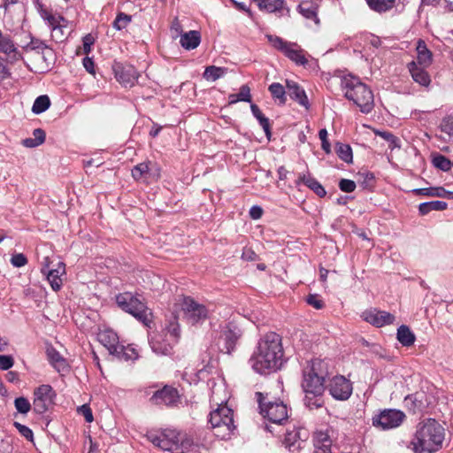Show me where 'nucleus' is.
Segmentation results:
<instances>
[{
    "mask_svg": "<svg viewBox=\"0 0 453 453\" xmlns=\"http://www.w3.org/2000/svg\"><path fill=\"white\" fill-rule=\"evenodd\" d=\"M252 369L259 374H267L280 369L283 363L281 337L269 332L263 335L249 360Z\"/></svg>",
    "mask_w": 453,
    "mask_h": 453,
    "instance_id": "obj_1",
    "label": "nucleus"
},
{
    "mask_svg": "<svg viewBox=\"0 0 453 453\" xmlns=\"http://www.w3.org/2000/svg\"><path fill=\"white\" fill-rule=\"evenodd\" d=\"M445 431L434 418H425L416 426L411 441L415 453H434L442 447Z\"/></svg>",
    "mask_w": 453,
    "mask_h": 453,
    "instance_id": "obj_2",
    "label": "nucleus"
},
{
    "mask_svg": "<svg viewBox=\"0 0 453 453\" xmlns=\"http://www.w3.org/2000/svg\"><path fill=\"white\" fill-rule=\"evenodd\" d=\"M344 96L359 107L363 113H369L373 109L374 97L370 88L363 83L359 78L347 75L341 82Z\"/></svg>",
    "mask_w": 453,
    "mask_h": 453,
    "instance_id": "obj_3",
    "label": "nucleus"
},
{
    "mask_svg": "<svg viewBox=\"0 0 453 453\" xmlns=\"http://www.w3.org/2000/svg\"><path fill=\"white\" fill-rule=\"evenodd\" d=\"M328 375V364L325 360L313 359L307 362L303 370L302 387L304 391L323 394Z\"/></svg>",
    "mask_w": 453,
    "mask_h": 453,
    "instance_id": "obj_4",
    "label": "nucleus"
},
{
    "mask_svg": "<svg viewBox=\"0 0 453 453\" xmlns=\"http://www.w3.org/2000/svg\"><path fill=\"white\" fill-rule=\"evenodd\" d=\"M150 440L155 446L172 453H184L193 444L190 437L176 430H165L159 436H150Z\"/></svg>",
    "mask_w": 453,
    "mask_h": 453,
    "instance_id": "obj_5",
    "label": "nucleus"
},
{
    "mask_svg": "<svg viewBox=\"0 0 453 453\" xmlns=\"http://www.w3.org/2000/svg\"><path fill=\"white\" fill-rule=\"evenodd\" d=\"M209 423L215 436L221 440L230 438L235 429L233 410L226 404H219L217 409L211 411Z\"/></svg>",
    "mask_w": 453,
    "mask_h": 453,
    "instance_id": "obj_6",
    "label": "nucleus"
},
{
    "mask_svg": "<svg viewBox=\"0 0 453 453\" xmlns=\"http://www.w3.org/2000/svg\"><path fill=\"white\" fill-rule=\"evenodd\" d=\"M116 303L124 311L133 315L145 326H149L151 322V311L144 303L140 301L136 296H134L131 293L126 292L118 295L116 296Z\"/></svg>",
    "mask_w": 453,
    "mask_h": 453,
    "instance_id": "obj_7",
    "label": "nucleus"
},
{
    "mask_svg": "<svg viewBox=\"0 0 453 453\" xmlns=\"http://www.w3.org/2000/svg\"><path fill=\"white\" fill-rule=\"evenodd\" d=\"M266 38L273 48L297 65L304 66L308 64L306 52L297 43L285 41L281 37L273 35H266Z\"/></svg>",
    "mask_w": 453,
    "mask_h": 453,
    "instance_id": "obj_8",
    "label": "nucleus"
},
{
    "mask_svg": "<svg viewBox=\"0 0 453 453\" xmlns=\"http://www.w3.org/2000/svg\"><path fill=\"white\" fill-rule=\"evenodd\" d=\"M259 404L260 413L269 421L275 424H283L288 418L287 405L280 400L264 402V395L258 392L256 394Z\"/></svg>",
    "mask_w": 453,
    "mask_h": 453,
    "instance_id": "obj_9",
    "label": "nucleus"
},
{
    "mask_svg": "<svg viewBox=\"0 0 453 453\" xmlns=\"http://www.w3.org/2000/svg\"><path fill=\"white\" fill-rule=\"evenodd\" d=\"M405 414L395 409H386L372 418L374 426L383 430L399 426L404 420Z\"/></svg>",
    "mask_w": 453,
    "mask_h": 453,
    "instance_id": "obj_10",
    "label": "nucleus"
},
{
    "mask_svg": "<svg viewBox=\"0 0 453 453\" xmlns=\"http://www.w3.org/2000/svg\"><path fill=\"white\" fill-rule=\"evenodd\" d=\"M181 309L185 319L191 325L202 322L208 317L207 308L204 305L196 303L191 297H184Z\"/></svg>",
    "mask_w": 453,
    "mask_h": 453,
    "instance_id": "obj_11",
    "label": "nucleus"
},
{
    "mask_svg": "<svg viewBox=\"0 0 453 453\" xmlns=\"http://www.w3.org/2000/svg\"><path fill=\"white\" fill-rule=\"evenodd\" d=\"M55 396L50 385L42 384L34 390L33 409L38 414H43L51 405Z\"/></svg>",
    "mask_w": 453,
    "mask_h": 453,
    "instance_id": "obj_12",
    "label": "nucleus"
},
{
    "mask_svg": "<svg viewBox=\"0 0 453 453\" xmlns=\"http://www.w3.org/2000/svg\"><path fill=\"white\" fill-rule=\"evenodd\" d=\"M330 395L336 400H347L352 394V384L344 376L337 375L329 380Z\"/></svg>",
    "mask_w": 453,
    "mask_h": 453,
    "instance_id": "obj_13",
    "label": "nucleus"
},
{
    "mask_svg": "<svg viewBox=\"0 0 453 453\" xmlns=\"http://www.w3.org/2000/svg\"><path fill=\"white\" fill-rule=\"evenodd\" d=\"M242 335V330L234 322L227 323L222 329L220 341L223 342V349L226 353L230 354L235 348L237 342Z\"/></svg>",
    "mask_w": 453,
    "mask_h": 453,
    "instance_id": "obj_14",
    "label": "nucleus"
},
{
    "mask_svg": "<svg viewBox=\"0 0 453 453\" xmlns=\"http://www.w3.org/2000/svg\"><path fill=\"white\" fill-rule=\"evenodd\" d=\"M309 438V432L303 427H295L293 430H288L285 435L284 444L291 452L299 451L303 444Z\"/></svg>",
    "mask_w": 453,
    "mask_h": 453,
    "instance_id": "obj_15",
    "label": "nucleus"
},
{
    "mask_svg": "<svg viewBox=\"0 0 453 453\" xmlns=\"http://www.w3.org/2000/svg\"><path fill=\"white\" fill-rule=\"evenodd\" d=\"M115 77L123 86L133 87L139 77L136 69L131 65L115 64L113 66Z\"/></svg>",
    "mask_w": 453,
    "mask_h": 453,
    "instance_id": "obj_16",
    "label": "nucleus"
},
{
    "mask_svg": "<svg viewBox=\"0 0 453 453\" xmlns=\"http://www.w3.org/2000/svg\"><path fill=\"white\" fill-rule=\"evenodd\" d=\"M179 399L178 391L172 388L165 386L162 389L157 390L150 398V402L155 405H174Z\"/></svg>",
    "mask_w": 453,
    "mask_h": 453,
    "instance_id": "obj_17",
    "label": "nucleus"
},
{
    "mask_svg": "<svg viewBox=\"0 0 453 453\" xmlns=\"http://www.w3.org/2000/svg\"><path fill=\"white\" fill-rule=\"evenodd\" d=\"M362 318L366 322L377 327L393 324L395 321V316L393 314L385 311H379L377 309L364 311Z\"/></svg>",
    "mask_w": 453,
    "mask_h": 453,
    "instance_id": "obj_18",
    "label": "nucleus"
},
{
    "mask_svg": "<svg viewBox=\"0 0 453 453\" xmlns=\"http://www.w3.org/2000/svg\"><path fill=\"white\" fill-rule=\"evenodd\" d=\"M0 53L5 55L11 62H16L20 58V54L12 37L3 33L2 30H0Z\"/></svg>",
    "mask_w": 453,
    "mask_h": 453,
    "instance_id": "obj_19",
    "label": "nucleus"
},
{
    "mask_svg": "<svg viewBox=\"0 0 453 453\" xmlns=\"http://www.w3.org/2000/svg\"><path fill=\"white\" fill-rule=\"evenodd\" d=\"M258 8L270 13H276L278 17L289 16L290 10L284 0H256Z\"/></svg>",
    "mask_w": 453,
    "mask_h": 453,
    "instance_id": "obj_20",
    "label": "nucleus"
},
{
    "mask_svg": "<svg viewBox=\"0 0 453 453\" xmlns=\"http://www.w3.org/2000/svg\"><path fill=\"white\" fill-rule=\"evenodd\" d=\"M152 350L159 355H169L174 345L163 332L155 334L150 341Z\"/></svg>",
    "mask_w": 453,
    "mask_h": 453,
    "instance_id": "obj_21",
    "label": "nucleus"
},
{
    "mask_svg": "<svg viewBox=\"0 0 453 453\" xmlns=\"http://www.w3.org/2000/svg\"><path fill=\"white\" fill-rule=\"evenodd\" d=\"M33 4L39 12L41 18L47 23L50 29L58 26L59 22H66V19L60 15L53 14L43 4L42 0H33Z\"/></svg>",
    "mask_w": 453,
    "mask_h": 453,
    "instance_id": "obj_22",
    "label": "nucleus"
},
{
    "mask_svg": "<svg viewBox=\"0 0 453 453\" xmlns=\"http://www.w3.org/2000/svg\"><path fill=\"white\" fill-rule=\"evenodd\" d=\"M33 4L39 12L41 18L47 23L50 29L58 26L59 22H66V19L60 15L53 14L43 4L42 0H33Z\"/></svg>",
    "mask_w": 453,
    "mask_h": 453,
    "instance_id": "obj_23",
    "label": "nucleus"
},
{
    "mask_svg": "<svg viewBox=\"0 0 453 453\" xmlns=\"http://www.w3.org/2000/svg\"><path fill=\"white\" fill-rule=\"evenodd\" d=\"M56 59L54 50L47 46L39 53L34 55V60L41 73H44L51 67Z\"/></svg>",
    "mask_w": 453,
    "mask_h": 453,
    "instance_id": "obj_24",
    "label": "nucleus"
},
{
    "mask_svg": "<svg viewBox=\"0 0 453 453\" xmlns=\"http://www.w3.org/2000/svg\"><path fill=\"white\" fill-rule=\"evenodd\" d=\"M286 88L287 94L295 101H296L300 105L309 108L310 104L307 98L306 93L303 88H301L296 81H286Z\"/></svg>",
    "mask_w": 453,
    "mask_h": 453,
    "instance_id": "obj_25",
    "label": "nucleus"
},
{
    "mask_svg": "<svg viewBox=\"0 0 453 453\" xmlns=\"http://www.w3.org/2000/svg\"><path fill=\"white\" fill-rule=\"evenodd\" d=\"M65 274V265L64 262H58L56 268L47 271V280L54 291H58L63 285L62 276Z\"/></svg>",
    "mask_w": 453,
    "mask_h": 453,
    "instance_id": "obj_26",
    "label": "nucleus"
},
{
    "mask_svg": "<svg viewBox=\"0 0 453 453\" xmlns=\"http://www.w3.org/2000/svg\"><path fill=\"white\" fill-rule=\"evenodd\" d=\"M408 69L415 82L424 87L429 86L431 79L424 66L420 67L415 61H412L408 64Z\"/></svg>",
    "mask_w": 453,
    "mask_h": 453,
    "instance_id": "obj_27",
    "label": "nucleus"
},
{
    "mask_svg": "<svg viewBox=\"0 0 453 453\" xmlns=\"http://www.w3.org/2000/svg\"><path fill=\"white\" fill-rule=\"evenodd\" d=\"M99 342L108 349L111 355L118 351L119 338L116 333L111 330H104L98 334Z\"/></svg>",
    "mask_w": 453,
    "mask_h": 453,
    "instance_id": "obj_28",
    "label": "nucleus"
},
{
    "mask_svg": "<svg viewBox=\"0 0 453 453\" xmlns=\"http://www.w3.org/2000/svg\"><path fill=\"white\" fill-rule=\"evenodd\" d=\"M201 42V35L196 30L183 33L180 35V43L188 50L196 49Z\"/></svg>",
    "mask_w": 453,
    "mask_h": 453,
    "instance_id": "obj_29",
    "label": "nucleus"
},
{
    "mask_svg": "<svg viewBox=\"0 0 453 453\" xmlns=\"http://www.w3.org/2000/svg\"><path fill=\"white\" fill-rule=\"evenodd\" d=\"M417 50V65L427 67L432 63V52L427 49L426 42L423 40H418L416 46Z\"/></svg>",
    "mask_w": 453,
    "mask_h": 453,
    "instance_id": "obj_30",
    "label": "nucleus"
},
{
    "mask_svg": "<svg viewBox=\"0 0 453 453\" xmlns=\"http://www.w3.org/2000/svg\"><path fill=\"white\" fill-rule=\"evenodd\" d=\"M301 183L313 190L319 197H324L326 195L324 187L316 179L310 175L300 176L296 181V186H299Z\"/></svg>",
    "mask_w": 453,
    "mask_h": 453,
    "instance_id": "obj_31",
    "label": "nucleus"
},
{
    "mask_svg": "<svg viewBox=\"0 0 453 453\" xmlns=\"http://www.w3.org/2000/svg\"><path fill=\"white\" fill-rule=\"evenodd\" d=\"M371 10L383 13L395 7L396 0H365Z\"/></svg>",
    "mask_w": 453,
    "mask_h": 453,
    "instance_id": "obj_32",
    "label": "nucleus"
},
{
    "mask_svg": "<svg viewBox=\"0 0 453 453\" xmlns=\"http://www.w3.org/2000/svg\"><path fill=\"white\" fill-rule=\"evenodd\" d=\"M299 12L306 19L314 20L315 23H319L318 18V7L310 2H302L298 5Z\"/></svg>",
    "mask_w": 453,
    "mask_h": 453,
    "instance_id": "obj_33",
    "label": "nucleus"
},
{
    "mask_svg": "<svg viewBox=\"0 0 453 453\" xmlns=\"http://www.w3.org/2000/svg\"><path fill=\"white\" fill-rule=\"evenodd\" d=\"M448 204L443 201H431L421 203L418 205V211L420 215H427L429 212L433 211H441L447 208Z\"/></svg>",
    "mask_w": 453,
    "mask_h": 453,
    "instance_id": "obj_34",
    "label": "nucleus"
},
{
    "mask_svg": "<svg viewBox=\"0 0 453 453\" xmlns=\"http://www.w3.org/2000/svg\"><path fill=\"white\" fill-rule=\"evenodd\" d=\"M397 340L403 346L409 347L414 343L416 337L407 326L402 325L397 329Z\"/></svg>",
    "mask_w": 453,
    "mask_h": 453,
    "instance_id": "obj_35",
    "label": "nucleus"
},
{
    "mask_svg": "<svg viewBox=\"0 0 453 453\" xmlns=\"http://www.w3.org/2000/svg\"><path fill=\"white\" fill-rule=\"evenodd\" d=\"M47 357L50 363L58 372H61L65 369L66 364L65 358L54 348L47 349Z\"/></svg>",
    "mask_w": 453,
    "mask_h": 453,
    "instance_id": "obj_36",
    "label": "nucleus"
},
{
    "mask_svg": "<svg viewBox=\"0 0 453 453\" xmlns=\"http://www.w3.org/2000/svg\"><path fill=\"white\" fill-rule=\"evenodd\" d=\"M415 195L431 197H444L449 193L442 187L415 188L412 190Z\"/></svg>",
    "mask_w": 453,
    "mask_h": 453,
    "instance_id": "obj_37",
    "label": "nucleus"
},
{
    "mask_svg": "<svg viewBox=\"0 0 453 453\" xmlns=\"http://www.w3.org/2000/svg\"><path fill=\"white\" fill-rule=\"evenodd\" d=\"M305 392L304 404L310 410H314L322 407L324 404L323 394H315L309 391Z\"/></svg>",
    "mask_w": 453,
    "mask_h": 453,
    "instance_id": "obj_38",
    "label": "nucleus"
},
{
    "mask_svg": "<svg viewBox=\"0 0 453 453\" xmlns=\"http://www.w3.org/2000/svg\"><path fill=\"white\" fill-rule=\"evenodd\" d=\"M112 356H115L118 359L124 361H134L138 358V353L134 348L129 346L125 347L120 344L118 348V351L114 352Z\"/></svg>",
    "mask_w": 453,
    "mask_h": 453,
    "instance_id": "obj_39",
    "label": "nucleus"
},
{
    "mask_svg": "<svg viewBox=\"0 0 453 453\" xmlns=\"http://www.w3.org/2000/svg\"><path fill=\"white\" fill-rule=\"evenodd\" d=\"M240 101L251 102L250 88L248 85H242L238 94H230L228 96L229 104H234Z\"/></svg>",
    "mask_w": 453,
    "mask_h": 453,
    "instance_id": "obj_40",
    "label": "nucleus"
},
{
    "mask_svg": "<svg viewBox=\"0 0 453 453\" xmlns=\"http://www.w3.org/2000/svg\"><path fill=\"white\" fill-rule=\"evenodd\" d=\"M250 110L253 116L258 120L260 126L263 127L266 136L269 137L271 135L269 119L266 117H265V115L262 113V111H260L259 107L257 104H251Z\"/></svg>",
    "mask_w": 453,
    "mask_h": 453,
    "instance_id": "obj_41",
    "label": "nucleus"
},
{
    "mask_svg": "<svg viewBox=\"0 0 453 453\" xmlns=\"http://www.w3.org/2000/svg\"><path fill=\"white\" fill-rule=\"evenodd\" d=\"M335 153L339 157L340 159L344 161L345 163H352L353 155L351 147L349 144H344L342 142H337L335 144Z\"/></svg>",
    "mask_w": 453,
    "mask_h": 453,
    "instance_id": "obj_42",
    "label": "nucleus"
},
{
    "mask_svg": "<svg viewBox=\"0 0 453 453\" xmlns=\"http://www.w3.org/2000/svg\"><path fill=\"white\" fill-rule=\"evenodd\" d=\"M66 22H59L58 26H55L51 28V38L56 42H64L68 36V30L66 27Z\"/></svg>",
    "mask_w": 453,
    "mask_h": 453,
    "instance_id": "obj_43",
    "label": "nucleus"
},
{
    "mask_svg": "<svg viewBox=\"0 0 453 453\" xmlns=\"http://www.w3.org/2000/svg\"><path fill=\"white\" fill-rule=\"evenodd\" d=\"M268 90L273 98L279 100L280 104H285L287 100V91L285 90L283 85L279 82H273L269 86Z\"/></svg>",
    "mask_w": 453,
    "mask_h": 453,
    "instance_id": "obj_44",
    "label": "nucleus"
},
{
    "mask_svg": "<svg viewBox=\"0 0 453 453\" xmlns=\"http://www.w3.org/2000/svg\"><path fill=\"white\" fill-rule=\"evenodd\" d=\"M50 106V100L47 95L38 96L32 106V111L35 114H41L47 111Z\"/></svg>",
    "mask_w": 453,
    "mask_h": 453,
    "instance_id": "obj_45",
    "label": "nucleus"
},
{
    "mask_svg": "<svg viewBox=\"0 0 453 453\" xmlns=\"http://www.w3.org/2000/svg\"><path fill=\"white\" fill-rule=\"evenodd\" d=\"M226 73V68L223 67H218L215 65H210L205 68L203 73V78L207 81H215L218 79L224 76Z\"/></svg>",
    "mask_w": 453,
    "mask_h": 453,
    "instance_id": "obj_46",
    "label": "nucleus"
},
{
    "mask_svg": "<svg viewBox=\"0 0 453 453\" xmlns=\"http://www.w3.org/2000/svg\"><path fill=\"white\" fill-rule=\"evenodd\" d=\"M432 163L434 167L443 172H449L451 169L453 164V162H451L447 157L441 154H436L434 156Z\"/></svg>",
    "mask_w": 453,
    "mask_h": 453,
    "instance_id": "obj_47",
    "label": "nucleus"
},
{
    "mask_svg": "<svg viewBox=\"0 0 453 453\" xmlns=\"http://www.w3.org/2000/svg\"><path fill=\"white\" fill-rule=\"evenodd\" d=\"M169 341H172L173 344L177 343L180 337V326L176 321H172L165 329L162 331Z\"/></svg>",
    "mask_w": 453,
    "mask_h": 453,
    "instance_id": "obj_48",
    "label": "nucleus"
},
{
    "mask_svg": "<svg viewBox=\"0 0 453 453\" xmlns=\"http://www.w3.org/2000/svg\"><path fill=\"white\" fill-rule=\"evenodd\" d=\"M150 173L148 163H141L132 169V176L134 180L147 179Z\"/></svg>",
    "mask_w": 453,
    "mask_h": 453,
    "instance_id": "obj_49",
    "label": "nucleus"
},
{
    "mask_svg": "<svg viewBox=\"0 0 453 453\" xmlns=\"http://www.w3.org/2000/svg\"><path fill=\"white\" fill-rule=\"evenodd\" d=\"M332 446V440L327 432L317 431L314 434V447Z\"/></svg>",
    "mask_w": 453,
    "mask_h": 453,
    "instance_id": "obj_50",
    "label": "nucleus"
},
{
    "mask_svg": "<svg viewBox=\"0 0 453 453\" xmlns=\"http://www.w3.org/2000/svg\"><path fill=\"white\" fill-rule=\"evenodd\" d=\"M14 406L16 410L21 414H27L31 410L30 402L24 396L17 397L14 400Z\"/></svg>",
    "mask_w": 453,
    "mask_h": 453,
    "instance_id": "obj_51",
    "label": "nucleus"
},
{
    "mask_svg": "<svg viewBox=\"0 0 453 453\" xmlns=\"http://www.w3.org/2000/svg\"><path fill=\"white\" fill-rule=\"evenodd\" d=\"M132 17L124 12H120L117 15L115 20L113 21V27L117 30H121L125 28L130 22Z\"/></svg>",
    "mask_w": 453,
    "mask_h": 453,
    "instance_id": "obj_52",
    "label": "nucleus"
},
{
    "mask_svg": "<svg viewBox=\"0 0 453 453\" xmlns=\"http://www.w3.org/2000/svg\"><path fill=\"white\" fill-rule=\"evenodd\" d=\"M376 134L388 142V148L390 150H394L395 148L400 147L399 139L396 136H395L393 134H391L390 132L378 131Z\"/></svg>",
    "mask_w": 453,
    "mask_h": 453,
    "instance_id": "obj_53",
    "label": "nucleus"
},
{
    "mask_svg": "<svg viewBox=\"0 0 453 453\" xmlns=\"http://www.w3.org/2000/svg\"><path fill=\"white\" fill-rule=\"evenodd\" d=\"M46 47L47 45L42 41L32 38L30 42L26 46V50H31L34 55H35Z\"/></svg>",
    "mask_w": 453,
    "mask_h": 453,
    "instance_id": "obj_54",
    "label": "nucleus"
},
{
    "mask_svg": "<svg viewBox=\"0 0 453 453\" xmlns=\"http://www.w3.org/2000/svg\"><path fill=\"white\" fill-rule=\"evenodd\" d=\"M306 302L308 303V304H310L311 306L314 307L317 310L322 309L325 304L323 300L319 297V296L316 294L309 295L306 298Z\"/></svg>",
    "mask_w": 453,
    "mask_h": 453,
    "instance_id": "obj_55",
    "label": "nucleus"
},
{
    "mask_svg": "<svg viewBox=\"0 0 453 453\" xmlns=\"http://www.w3.org/2000/svg\"><path fill=\"white\" fill-rule=\"evenodd\" d=\"M319 137L321 141V147L322 150L326 153L329 154L331 152V145L327 140V131L326 129L323 128L320 129L319 132Z\"/></svg>",
    "mask_w": 453,
    "mask_h": 453,
    "instance_id": "obj_56",
    "label": "nucleus"
},
{
    "mask_svg": "<svg viewBox=\"0 0 453 453\" xmlns=\"http://www.w3.org/2000/svg\"><path fill=\"white\" fill-rule=\"evenodd\" d=\"M357 185L355 181L348 179H342L339 182V188L342 191L351 193L355 190Z\"/></svg>",
    "mask_w": 453,
    "mask_h": 453,
    "instance_id": "obj_57",
    "label": "nucleus"
},
{
    "mask_svg": "<svg viewBox=\"0 0 453 453\" xmlns=\"http://www.w3.org/2000/svg\"><path fill=\"white\" fill-rule=\"evenodd\" d=\"M11 264L14 267H22L27 264V259L22 253L14 254L11 258Z\"/></svg>",
    "mask_w": 453,
    "mask_h": 453,
    "instance_id": "obj_58",
    "label": "nucleus"
},
{
    "mask_svg": "<svg viewBox=\"0 0 453 453\" xmlns=\"http://www.w3.org/2000/svg\"><path fill=\"white\" fill-rule=\"evenodd\" d=\"M14 365V359L10 355H0V369L6 371Z\"/></svg>",
    "mask_w": 453,
    "mask_h": 453,
    "instance_id": "obj_59",
    "label": "nucleus"
},
{
    "mask_svg": "<svg viewBox=\"0 0 453 453\" xmlns=\"http://www.w3.org/2000/svg\"><path fill=\"white\" fill-rule=\"evenodd\" d=\"M77 411L84 417L88 423H91L94 420L92 411L88 404L80 406Z\"/></svg>",
    "mask_w": 453,
    "mask_h": 453,
    "instance_id": "obj_60",
    "label": "nucleus"
},
{
    "mask_svg": "<svg viewBox=\"0 0 453 453\" xmlns=\"http://www.w3.org/2000/svg\"><path fill=\"white\" fill-rule=\"evenodd\" d=\"M14 426L18 429L19 434L22 436H24L26 439H27L29 441L33 440V432L28 426L19 424L18 422L14 423Z\"/></svg>",
    "mask_w": 453,
    "mask_h": 453,
    "instance_id": "obj_61",
    "label": "nucleus"
},
{
    "mask_svg": "<svg viewBox=\"0 0 453 453\" xmlns=\"http://www.w3.org/2000/svg\"><path fill=\"white\" fill-rule=\"evenodd\" d=\"M33 136L34 141H35L38 145H41L45 141L46 134L42 128H36L33 131Z\"/></svg>",
    "mask_w": 453,
    "mask_h": 453,
    "instance_id": "obj_62",
    "label": "nucleus"
},
{
    "mask_svg": "<svg viewBox=\"0 0 453 453\" xmlns=\"http://www.w3.org/2000/svg\"><path fill=\"white\" fill-rule=\"evenodd\" d=\"M83 66L86 69V71L91 74H95V63L92 58L86 57L83 58L82 61Z\"/></svg>",
    "mask_w": 453,
    "mask_h": 453,
    "instance_id": "obj_63",
    "label": "nucleus"
},
{
    "mask_svg": "<svg viewBox=\"0 0 453 453\" xmlns=\"http://www.w3.org/2000/svg\"><path fill=\"white\" fill-rule=\"evenodd\" d=\"M263 215V210L260 206L254 205L250 210V216L253 219H258Z\"/></svg>",
    "mask_w": 453,
    "mask_h": 453,
    "instance_id": "obj_64",
    "label": "nucleus"
}]
</instances>
